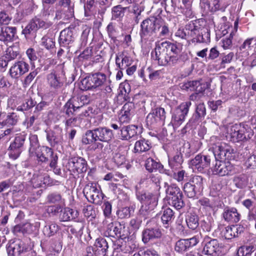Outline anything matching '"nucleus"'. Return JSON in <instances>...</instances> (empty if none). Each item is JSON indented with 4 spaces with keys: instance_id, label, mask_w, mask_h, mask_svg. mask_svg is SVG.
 I'll return each instance as SVG.
<instances>
[{
    "instance_id": "nucleus-33",
    "label": "nucleus",
    "mask_w": 256,
    "mask_h": 256,
    "mask_svg": "<svg viewBox=\"0 0 256 256\" xmlns=\"http://www.w3.org/2000/svg\"><path fill=\"white\" fill-rule=\"evenodd\" d=\"M73 33L70 28H66L60 32L59 37L60 44L64 46L68 44L71 42L73 41Z\"/></svg>"
},
{
    "instance_id": "nucleus-13",
    "label": "nucleus",
    "mask_w": 256,
    "mask_h": 256,
    "mask_svg": "<svg viewBox=\"0 0 256 256\" xmlns=\"http://www.w3.org/2000/svg\"><path fill=\"white\" fill-rule=\"evenodd\" d=\"M26 136L24 134H18L14 138V140L10 146L9 156L13 160L16 159L22 152V147Z\"/></svg>"
},
{
    "instance_id": "nucleus-12",
    "label": "nucleus",
    "mask_w": 256,
    "mask_h": 256,
    "mask_svg": "<svg viewBox=\"0 0 256 256\" xmlns=\"http://www.w3.org/2000/svg\"><path fill=\"white\" fill-rule=\"evenodd\" d=\"M53 23L54 22L50 20L34 18L23 30L22 34L27 35L30 34L32 31L36 30L38 28L47 29L50 28Z\"/></svg>"
},
{
    "instance_id": "nucleus-38",
    "label": "nucleus",
    "mask_w": 256,
    "mask_h": 256,
    "mask_svg": "<svg viewBox=\"0 0 256 256\" xmlns=\"http://www.w3.org/2000/svg\"><path fill=\"white\" fill-rule=\"evenodd\" d=\"M94 85V88L100 87L106 82V76L105 74L96 72L91 74Z\"/></svg>"
},
{
    "instance_id": "nucleus-54",
    "label": "nucleus",
    "mask_w": 256,
    "mask_h": 256,
    "mask_svg": "<svg viewBox=\"0 0 256 256\" xmlns=\"http://www.w3.org/2000/svg\"><path fill=\"white\" fill-rule=\"evenodd\" d=\"M41 43L42 46H44L46 49L50 50L53 48L55 46V42L52 38L48 36H44L42 38Z\"/></svg>"
},
{
    "instance_id": "nucleus-57",
    "label": "nucleus",
    "mask_w": 256,
    "mask_h": 256,
    "mask_svg": "<svg viewBox=\"0 0 256 256\" xmlns=\"http://www.w3.org/2000/svg\"><path fill=\"white\" fill-rule=\"evenodd\" d=\"M134 103L130 102L126 103L122 110L123 116L128 117L130 114V112L134 110Z\"/></svg>"
},
{
    "instance_id": "nucleus-39",
    "label": "nucleus",
    "mask_w": 256,
    "mask_h": 256,
    "mask_svg": "<svg viewBox=\"0 0 256 256\" xmlns=\"http://www.w3.org/2000/svg\"><path fill=\"white\" fill-rule=\"evenodd\" d=\"M150 147V144L148 140L142 139L135 143L134 150L136 152H144L149 150Z\"/></svg>"
},
{
    "instance_id": "nucleus-3",
    "label": "nucleus",
    "mask_w": 256,
    "mask_h": 256,
    "mask_svg": "<svg viewBox=\"0 0 256 256\" xmlns=\"http://www.w3.org/2000/svg\"><path fill=\"white\" fill-rule=\"evenodd\" d=\"M191 105L190 102H185L175 110L170 122L174 129L178 128L184 122Z\"/></svg>"
},
{
    "instance_id": "nucleus-2",
    "label": "nucleus",
    "mask_w": 256,
    "mask_h": 256,
    "mask_svg": "<svg viewBox=\"0 0 256 256\" xmlns=\"http://www.w3.org/2000/svg\"><path fill=\"white\" fill-rule=\"evenodd\" d=\"M253 136V132L247 125L235 124L228 130V136L234 142L248 140Z\"/></svg>"
},
{
    "instance_id": "nucleus-6",
    "label": "nucleus",
    "mask_w": 256,
    "mask_h": 256,
    "mask_svg": "<svg viewBox=\"0 0 256 256\" xmlns=\"http://www.w3.org/2000/svg\"><path fill=\"white\" fill-rule=\"evenodd\" d=\"M166 118V112L164 108H156L152 109L146 116L148 126L152 128L164 124Z\"/></svg>"
},
{
    "instance_id": "nucleus-48",
    "label": "nucleus",
    "mask_w": 256,
    "mask_h": 256,
    "mask_svg": "<svg viewBox=\"0 0 256 256\" xmlns=\"http://www.w3.org/2000/svg\"><path fill=\"white\" fill-rule=\"evenodd\" d=\"M96 141L94 130H87L82 138V142L84 144H90Z\"/></svg>"
},
{
    "instance_id": "nucleus-52",
    "label": "nucleus",
    "mask_w": 256,
    "mask_h": 256,
    "mask_svg": "<svg viewBox=\"0 0 256 256\" xmlns=\"http://www.w3.org/2000/svg\"><path fill=\"white\" fill-rule=\"evenodd\" d=\"M234 32H231L228 38H223L221 40V46L224 50L230 49L232 46V40Z\"/></svg>"
},
{
    "instance_id": "nucleus-63",
    "label": "nucleus",
    "mask_w": 256,
    "mask_h": 256,
    "mask_svg": "<svg viewBox=\"0 0 256 256\" xmlns=\"http://www.w3.org/2000/svg\"><path fill=\"white\" fill-rule=\"evenodd\" d=\"M142 220L140 218H135L130 220V225L132 228L136 231L139 229L141 226Z\"/></svg>"
},
{
    "instance_id": "nucleus-15",
    "label": "nucleus",
    "mask_w": 256,
    "mask_h": 256,
    "mask_svg": "<svg viewBox=\"0 0 256 256\" xmlns=\"http://www.w3.org/2000/svg\"><path fill=\"white\" fill-rule=\"evenodd\" d=\"M29 65L23 60L14 62L9 70V74L12 78H18L28 71Z\"/></svg>"
},
{
    "instance_id": "nucleus-62",
    "label": "nucleus",
    "mask_w": 256,
    "mask_h": 256,
    "mask_svg": "<svg viewBox=\"0 0 256 256\" xmlns=\"http://www.w3.org/2000/svg\"><path fill=\"white\" fill-rule=\"evenodd\" d=\"M114 162L119 166L124 164L126 161L125 156L120 153H116L113 158Z\"/></svg>"
},
{
    "instance_id": "nucleus-7",
    "label": "nucleus",
    "mask_w": 256,
    "mask_h": 256,
    "mask_svg": "<svg viewBox=\"0 0 256 256\" xmlns=\"http://www.w3.org/2000/svg\"><path fill=\"white\" fill-rule=\"evenodd\" d=\"M210 162L211 159L209 156L198 154L189 161L188 165L194 172H203L209 168Z\"/></svg>"
},
{
    "instance_id": "nucleus-45",
    "label": "nucleus",
    "mask_w": 256,
    "mask_h": 256,
    "mask_svg": "<svg viewBox=\"0 0 256 256\" xmlns=\"http://www.w3.org/2000/svg\"><path fill=\"white\" fill-rule=\"evenodd\" d=\"M161 164L152 158H148L145 162L146 170L150 172L160 169L161 168Z\"/></svg>"
},
{
    "instance_id": "nucleus-44",
    "label": "nucleus",
    "mask_w": 256,
    "mask_h": 256,
    "mask_svg": "<svg viewBox=\"0 0 256 256\" xmlns=\"http://www.w3.org/2000/svg\"><path fill=\"white\" fill-rule=\"evenodd\" d=\"M182 197L183 196L182 194L172 196L170 198V204L177 210L182 208L184 205Z\"/></svg>"
},
{
    "instance_id": "nucleus-11",
    "label": "nucleus",
    "mask_w": 256,
    "mask_h": 256,
    "mask_svg": "<svg viewBox=\"0 0 256 256\" xmlns=\"http://www.w3.org/2000/svg\"><path fill=\"white\" fill-rule=\"evenodd\" d=\"M203 179L200 176L194 177L192 180L184 184V191L188 197L192 198L195 196L198 192L202 189Z\"/></svg>"
},
{
    "instance_id": "nucleus-21",
    "label": "nucleus",
    "mask_w": 256,
    "mask_h": 256,
    "mask_svg": "<svg viewBox=\"0 0 256 256\" xmlns=\"http://www.w3.org/2000/svg\"><path fill=\"white\" fill-rule=\"evenodd\" d=\"M244 227L240 224L234 225L231 226L225 227L222 232V234L226 239L231 240L238 236L244 231Z\"/></svg>"
},
{
    "instance_id": "nucleus-41",
    "label": "nucleus",
    "mask_w": 256,
    "mask_h": 256,
    "mask_svg": "<svg viewBox=\"0 0 256 256\" xmlns=\"http://www.w3.org/2000/svg\"><path fill=\"white\" fill-rule=\"evenodd\" d=\"M59 226L55 222L48 224L43 228L44 234L48 237L54 236L58 231Z\"/></svg>"
},
{
    "instance_id": "nucleus-17",
    "label": "nucleus",
    "mask_w": 256,
    "mask_h": 256,
    "mask_svg": "<svg viewBox=\"0 0 256 256\" xmlns=\"http://www.w3.org/2000/svg\"><path fill=\"white\" fill-rule=\"evenodd\" d=\"M138 200L142 204L154 208L158 202V194L157 193L145 192L138 196Z\"/></svg>"
},
{
    "instance_id": "nucleus-60",
    "label": "nucleus",
    "mask_w": 256,
    "mask_h": 256,
    "mask_svg": "<svg viewBox=\"0 0 256 256\" xmlns=\"http://www.w3.org/2000/svg\"><path fill=\"white\" fill-rule=\"evenodd\" d=\"M54 12V10L53 7L49 6L47 8H44L42 13V16L44 20H53Z\"/></svg>"
},
{
    "instance_id": "nucleus-35",
    "label": "nucleus",
    "mask_w": 256,
    "mask_h": 256,
    "mask_svg": "<svg viewBox=\"0 0 256 256\" xmlns=\"http://www.w3.org/2000/svg\"><path fill=\"white\" fill-rule=\"evenodd\" d=\"M132 60L130 57L124 54L116 56V63L117 66L121 70H124L130 66Z\"/></svg>"
},
{
    "instance_id": "nucleus-56",
    "label": "nucleus",
    "mask_w": 256,
    "mask_h": 256,
    "mask_svg": "<svg viewBox=\"0 0 256 256\" xmlns=\"http://www.w3.org/2000/svg\"><path fill=\"white\" fill-rule=\"evenodd\" d=\"M166 192L168 195L172 196L182 194L180 188L176 184H172L168 186L166 190Z\"/></svg>"
},
{
    "instance_id": "nucleus-46",
    "label": "nucleus",
    "mask_w": 256,
    "mask_h": 256,
    "mask_svg": "<svg viewBox=\"0 0 256 256\" xmlns=\"http://www.w3.org/2000/svg\"><path fill=\"white\" fill-rule=\"evenodd\" d=\"M19 54V48L17 44L9 46L6 50V58L8 60L15 59Z\"/></svg>"
},
{
    "instance_id": "nucleus-34",
    "label": "nucleus",
    "mask_w": 256,
    "mask_h": 256,
    "mask_svg": "<svg viewBox=\"0 0 256 256\" xmlns=\"http://www.w3.org/2000/svg\"><path fill=\"white\" fill-rule=\"evenodd\" d=\"M183 90L196 91L198 92H202L204 90L202 84L200 81H190L183 84L182 86Z\"/></svg>"
},
{
    "instance_id": "nucleus-25",
    "label": "nucleus",
    "mask_w": 256,
    "mask_h": 256,
    "mask_svg": "<svg viewBox=\"0 0 256 256\" xmlns=\"http://www.w3.org/2000/svg\"><path fill=\"white\" fill-rule=\"evenodd\" d=\"M108 248V242L106 240L102 238H97L93 248H88L89 250H92L95 254L98 256H104Z\"/></svg>"
},
{
    "instance_id": "nucleus-36",
    "label": "nucleus",
    "mask_w": 256,
    "mask_h": 256,
    "mask_svg": "<svg viewBox=\"0 0 256 256\" xmlns=\"http://www.w3.org/2000/svg\"><path fill=\"white\" fill-rule=\"evenodd\" d=\"M78 215L77 210L66 208L62 211L60 218L63 222L70 221L76 218Z\"/></svg>"
},
{
    "instance_id": "nucleus-40",
    "label": "nucleus",
    "mask_w": 256,
    "mask_h": 256,
    "mask_svg": "<svg viewBox=\"0 0 256 256\" xmlns=\"http://www.w3.org/2000/svg\"><path fill=\"white\" fill-rule=\"evenodd\" d=\"M188 226L192 230H196L199 225L198 216L194 213H189L186 216Z\"/></svg>"
},
{
    "instance_id": "nucleus-26",
    "label": "nucleus",
    "mask_w": 256,
    "mask_h": 256,
    "mask_svg": "<svg viewBox=\"0 0 256 256\" xmlns=\"http://www.w3.org/2000/svg\"><path fill=\"white\" fill-rule=\"evenodd\" d=\"M16 33V28L14 27H0V40L11 42L13 40Z\"/></svg>"
},
{
    "instance_id": "nucleus-37",
    "label": "nucleus",
    "mask_w": 256,
    "mask_h": 256,
    "mask_svg": "<svg viewBox=\"0 0 256 256\" xmlns=\"http://www.w3.org/2000/svg\"><path fill=\"white\" fill-rule=\"evenodd\" d=\"M0 122L4 125L13 126L17 122L16 115L14 113L6 114L4 112H0Z\"/></svg>"
},
{
    "instance_id": "nucleus-43",
    "label": "nucleus",
    "mask_w": 256,
    "mask_h": 256,
    "mask_svg": "<svg viewBox=\"0 0 256 256\" xmlns=\"http://www.w3.org/2000/svg\"><path fill=\"white\" fill-rule=\"evenodd\" d=\"M256 249V246L252 244L243 246L238 248L237 251L238 256H246L252 254Z\"/></svg>"
},
{
    "instance_id": "nucleus-4",
    "label": "nucleus",
    "mask_w": 256,
    "mask_h": 256,
    "mask_svg": "<svg viewBox=\"0 0 256 256\" xmlns=\"http://www.w3.org/2000/svg\"><path fill=\"white\" fill-rule=\"evenodd\" d=\"M190 34L192 38V42H207L210 40V34L206 30L192 22L188 26Z\"/></svg>"
},
{
    "instance_id": "nucleus-49",
    "label": "nucleus",
    "mask_w": 256,
    "mask_h": 256,
    "mask_svg": "<svg viewBox=\"0 0 256 256\" xmlns=\"http://www.w3.org/2000/svg\"><path fill=\"white\" fill-rule=\"evenodd\" d=\"M189 248L186 239H181L176 243L175 250L179 253H183Z\"/></svg>"
},
{
    "instance_id": "nucleus-47",
    "label": "nucleus",
    "mask_w": 256,
    "mask_h": 256,
    "mask_svg": "<svg viewBox=\"0 0 256 256\" xmlns=\"http://www.w3.org/2000/svg\"><path fill=\"white\" fill-rule=\"evenodd\" d=\"M228 6L224 0H212V12L220 10L224 12Z\"/></svg>"
},
{
    "instance_id": "nucleus-55",
    "label": "nucleus",
    "mask_w": 256,
    "mask_h": 256,
    "mask_svg": "<svg viewBox=\"0 0 256 256\" xmlns=\"http://www.w3.org/2000/svg\"><path fill=\"white\" fill-rule=\"evenodd\" d=\"M154 208H151L150 206L142 204L139 210L140 216L146 219L152 216V212Z\"/></svg>"
},
{
    "instance_id": "nucleus-8",
    "label": "nucleus",
    "mask_w": 256,
    "mask_h": 256,
    "mask_svg": "<svg viewBox=\"0 0 256 256\" xmlns=\"http://www.w3.org/2000/svg\"><path fill=\"white\" fill-rule=\"evenodd\" d=\"M83 192L90 202L96 204H100L103 198V194L98 188L96 183L87 184L84 188Z\"/></svg>"
},
{
    "instance_id": "nucleus-61",
    "label": "nucleus",
    "mask_w": 256,
    "mask_h": 256,
    "mask_svg": "<svg viewBox=\"0 0 256 256\" xmlns=\"http://www.w3.org/2000/svg\"><path fill=\"white\" fill-rule=\"evenodd\" d=\"M30 140L31 146L30 148L29 151L30 156H34V152L36 150L35 149L34 146H36L38 145V137L36 135H32L30 137Z\"/></svg>"
},
{
    "instance_id": "nucleus-19",
    "label": "nucleus",
    "mask_w": 256,
    "mask_h": 256,
    "mask_svg": "<svg viewBox=\"0 0 256 256\" xmlns=\"http://www.w3.org/2000/svg\"><path fill=\"white\" fill-rule=\"evenodd\" d=\"M125 226L118 222H110L106 228V232L112 237L115 236L121 237L125 236L124 234Z\"/></svg>"
},
{
    "instance_id": "nucleus-59",
    "label": "nucleus",
    "mask_w": 256,
    "mask_h": 256,
    "mask_svg": "<svg viewBox=\"0 0 256 256\" xmlns=\"http://www.w3.org/2000/svg\"><path fill=\"white\" fill-rule=\"evenodd\" d=\"M244 164L248 168H256V154L250 155L246 160Z\"/></svg>"
},
{
    "instance_id": "nucleus-50",
    "label": "nucleus",
    "mask_w": 256,
    "mask_h": 256,
    "mask_svg": "<svg viewBox=\"0 0 256 256\" xmlns=\"http://www.w3.org/2000/svg\"><path fill=\"white\" fill-rule=\"evenodd\" d=\"M76 99L74 98L69 100L66 104L64 107L66 109V113L67 114L70 115L72 114V112L77 109L82 107V105L76 106Z\"/></svg>"
},
{
    "instance_id": "nucleus-5",
    "label": "nucleus",
    "mask_w": 256,
    "mask_h": 256,
    "mask_svg": "<svg viewBox=\"0 0 256 256\" xmlns=\"http://www.w3.org/2000/svg\"><path fill=\"white\" fill-rule=\"evenodd\" d=\"M161 20L156 18H147L142 22L140 24L142 38L150 36L160 30Z\"/></svg>"
},
{
    "instance_id": "nucleus-30",
    "label": "nucleus",
    "mask_w": 256,
    "mask_h": 256,
    "mask_svg": "<svg viewBox=\"0 0 256 256\" xmlns=\"http://www.w3.org/2000/svg\"><path fill=\"white\" fill-rule=\"evenodd\" d=\"M23 252V244L20 241L13 242L7 247L8 256H20Z\"/></svg>"
},
{
    "instance_id": "nucleus-32",
    "label": "nucleus",
    "mask_w": 256,
    "mask_h": 256,
    "mask_svg": "<svg viewBox=\"0 0 256 256\" xmlns=\"http://www.w3.org/2000/svg\"><path fill=\"white\" fill-rule=\"evenodd\" d=\"M174 218V212L171 208H166L162 210L161 220L166 228L170 226Z\"/></svg>"
},
{
    "instance_id": "nucleus-58",
    "label": "nucleus",
    "mask_w": 256,
    "mask_h": 256,
    "mask_svg": "<svg viewBox=\"0 0 256 256\" xmlns=\"http://www.w3.org/2000/svg\"><path fill=\"white\" fill-rule=\"evenodd\" d=\"M200 6L205 14L210 12H212V4L210 5L209 0H200Z\"/></svg>"
},
{
    "instance_id": "nucleus-31",
    "label": "nucleus",
    "mask_w": 256,
    "mask_h": 256,
    "mask_svg": "<svg viewBox=\"0 0 256 256\" xmlns=\"http://www.w3.org/2000/svg\"><path fill=\"white\" fill-rule=\"evenodd\" d=\"M161 232L158 228H148L144 230L142 232V240L146 244L152 239L160 238L161 236Z\"/></svg>"
},
{
    "instance_id": "nucleus-1",
    "label": "nucleus",
    "mask_w": 256,
    "mask_h": 256,
    "mask_svg": "<svg viewBox=\"0 0 256 256\" xmlns=\"http://www.w3.org/2000/svg\"><path fill=\"white\" fill-rule=\"evenodd\" d=\"M182 49V45L180 43H172L165 41L156 45L154 51L152 52V57L158 61L160 66L172 65L176 64L178 60V55Z\"/></svg>"
},
{
    "instance_id": "nucleus-53",
    "label": "nucleus",
    "mask_w": 256,
    "mask_h": 256,
    "mask_svg": "<svg viewBox=\"0 0 256 256\" xmlns=\"http://www.w3.org/2000/svg\"><path fill=\"white\" fill-rule=\"evenodd\" d=\"M126 8H122L120 6L114 7L112 10V18L116 19L122 17Z\"/></svg>"
},
{
    "instance_id": "nucleus-18",
    "label": "nucleus",
    "mask_w": 256,
    "mask_h": 256,
    "mask_svg": "<svg viewBox=\"0 0 256 256\" xmlns=\"http://www.w3.org/2000/svg\"><path fill=\"white\" fill-rule=\"evenodd\" d=\"M46 139L52 146L62 144L64 142L62 129L56 127L54 130L48 132Z\"/></svg>"
},
{
    "instance_id": "nucleus-28",
    "label": "nucleus",
    "mask_w": 256,
    "mask_h": 256,
    "mask_svg": "<svg viewBox=\"0 0 256 256\" xmlns=\"http://www.w3.org/2000/svg\"><path fill=\"white\" fill-rule=\"evenodd\" d=\"M138 127L134 125L123 126L120 129V137L122 140H128L136 136Z\"/></svg>"
},
{
    "instance_id": "nucleus-22",
    "label": "nucleus",
    "mask_w": 256,
    "mask_h": 256,
    "mask_svg": "<svg viewBox=\"0 0 256 256\" xmlns=\"http://www.w3.org/2000/svg\"><path fill=\"white\" fill-rule=\"evenodd\" d=\"M94 130L96 141L99 140L102 142H108L110 141L112 138V132L110 129L106 127H100Z\"/></svg>"
},
{
    "instance_id": "nucleus-14",
    "label": "nucleus",
    "mask_w": 256,
    "mask_h": 256,
    "mask_svg": "<svg viewBox=\"0 0 256 256\" xmlns=\"http://www.w3.org/2000/svg\"><path fill=\"white\" fill-rule=\"evenodd\" d=\"M48 84L51 89L58 90L64 84L62 74L60 70H52L46 76Z\"/></svg>"
},
{
    "instance_id": "nucleus-29",
    "label": "nucleus",
    "mask_w": 256,
    "mask_h": 256,
    "mask_svg": "<svg viewBox=\"0 0 256 256\" xmlns=\"http://www.w3.org/2000/svg\"><path fill=\"white\" fill-rule=\"evenodd\" d=\"M182 162L183 158L180 151L177 150L174 154L168 156V165L174 170L180 168Z\"/></svg>"
},
{
    "instance_id": "nucleus-42",
    "label": "nucleus",
    "mask_w": 256,
    "mask_h": 256,
    "mask_svg": "<svg viewBox=\"0 0 256 256\" xmlns=\"http://www.w3.org/2000/svg\"><path fill=\"white\" fill-rule=\"evenodd\" d=\"M4 125L0 122V140H2L4 142H8L14 134L12 128H6L2 127Z\"/></svg>"
},
{
    "instance_id": "nucleus-64",
    "label": "nucleus",
    "mask_w": 256,
    "mask_h": 256,
    "mask_svg": "<svg viewBox=\"0 0 256 256\" xmlns=\"http://www.w3.org/2000/svg\"><path fill=\"white\" fill-rule=\"evenodd\" d=\"M38 74V72L36 70H34L32 72H30L25 78L24 81V85L25 87L28 86L34 78Z\"/></svg>"
},
{
    "instance_id": "nucleus-23",
    "label": "nucleus",
    "mask_w": 256,
    "mask_h": 256,
    "mask_svg": "<svg viewBox=\"0 0 256 256\" xmlns=\"http://www.w3.org/2000/svg\"><path fill=\"white\" fill-rule=\"evenodd\" d=\"M54 152L48 146H42L38 147L34 152V156H36L38 160L42 162H46L49 160L50 156H52Z\"/></svg>"
},
{
    "instance_id": "nucleus-24",
    "label": "nucleus",
    "mask_w": 256,
    "mask_h": 256,
    "mask_svg": "<svg viewBox=\"0 0 256 256\" xmlns=\"http://www.w3.org/2000/svg\"><path fill=\"white\" fill-rule=\"evenodd\" d=\"M224 220L230 223H236L240 219V214L234 208H226L222 214Z\"/></svg>"
},
{
    "instance_id": "nucleus-27",
    "label": "nucleus",
    "mask_w": 256,
    "mask_h": 256,
    "mask_svg": "<svg viewBox=\"0 0 256 256\" xmlns=\"http://www.w3.org/2000/svg\"><path fill=\"white\" fill-rule=\"evenodd\" d=\"M203 252L206 254H218L220 252V246L218 241L213 239L207 242L203 249Z\"/></svg>"
},
{
    "instance_id": "nucleus-20",
    "label": "nucleus",
    "mask_w": 256,
    "mask_h": 256,
    "mask_svg": "<svg viewBox=\"0 0 256 256\" xmlns=\"http://www.w3.org/2000/svg\"><path fill=\"white\" fill-rule=\"evenodd\" d=\"M32 183L34 188L42 187L44 186H50L52 184V180L48 174L44 172H39L34 174L32 179Z\"/></svg>"
},
{
    "instance_id": "nucleus-51",
    "label": "nucleus",
    "mask_w": 256,
    "mask_h": 256,
    "mask_svg": "<svg viewBox=\"0 0 256 256\" xmlns=\"http://www.w3.org/2000/svg\"><path fill=\"white\" fill-rule=\"evenodd\" d=\"M81 82V89L82 90L94 88L91 74L82 79Z\"/></svg>"
},
{
    "instance_id": "nucleus-16",
    "label": "nucleus",
    "mask_w": 256,
    "mask_h": 256,
    "mask_svg": "<svg viewBox=\"0 0 256 256\" xmlns=\"http://www.w3.org/2000/svg\"><path fill=\"white\" fill-rule=\"evenodd\" d=\"M69 169L73 172H84L87 170V163L82 158H74L68 162Z\"/></svg>"
},
{
    "instance_id": "nucleus-9",
    "label": "nucleus",
    "mask_w": 256,
    "mask_h": 256,
    "mask_svg": "<svg viewBox=\"0 0 256 256\" xmlns=\"http://www.w3.org/2000/svg\"><path fill=\"white\" fill-rule=\"evenodd\" d=\"M234 152V149L224 142L218 143L214 148V154L216 160H232Z\"/></svg>"
},
{
    "instance_id": "nucleus-10",
    "label": "nucleus",
    "mask_w": 256,
    "mask_h": 256,
    "mask_svg": "<svg viewBox=\"0 0 256 256\" xmlns=\"http://www.w3.org/2000/svg\"><path fill=\"white\" fill-rule=\"evenodd\" d=\"M212 171L214 174L222 176L230 175L235 172L234 167L229 160H217Z\"/></svg>"
}]
</instances>
